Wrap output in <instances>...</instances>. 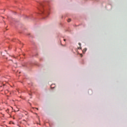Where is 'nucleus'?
<instances>
[{
    "instance_id": "7",
    "label": "nucleus",
    "mask_w": 127,
    "mask_h": 127,
    "mask_svg": "<svg viewBox=\"0 0 127 127\" xmlns=\"http://www.w3.org/2000/svg\"><path fill=\"white\" fill-rule=\"evenodd\" d=\"M81 49V47L78 48V49Z\"/></svg>"
},
{
    "instance_id": "5",
    "label": "nucleus",
    "mask_w": 127,
    "mask_h": 127,
    "mask_svg": "<svg viewBox=\"0 0 127 127\" xmlns=\"http://www.w3.org/2000/svg\"><path fill=\"white\" fill-rule=\"evenodd\" d=\"M79 46H81V43H79Z\"/></svg>"
},
{
    "instance_id": "2",
    "label": "nucleus",
    "mask_w": 127,
    "mask_h": 127,
    "mask_svg": "<svg viewBox=\"0 0 127 127\" xmlns=\"http://www.w3.org/2000/svg\"><path fill=\"white\" fill-rule=\"evenodd\" d=\"M6 112L7 113H9V109H8L6 110Z\"/></svg>"
},
{
    "instance_id": "3",
    "label": "nucleus",
    "mask_w": 127,
    "mask_h": 127,
    "mask_svg": "<svg viewBox=\"0 0 127 127\" xmlns=\"http://www.w3.org/2000/svg\"><path fill=\"white\" fill-rule=\"evenodd\" d=\"M70 21H71V19H68L67 20V21H68V22H70Z\"/></svg>"
},
{
    "instance_id": "6",
    "label": "nucleus",
    "mask_w": 127,
    "mask_h": 127,
    "mask_svg": "<svg viewBox=\"0 0 127 127\" xmlns=\"http://www.w3.org/2000/svg\"><path fill=\"white\" fill-rule=\"evenodd\" d=\"M8 91H5V93H6Z\"/></svg>"
},
{
    "instance_id": "8",
    "label": "nucleus",
    "mask_w": 127,
    "mask_h": 127,
    "mask_svg": "<svg viewBox=\"0 0 127 127\" xmlns=\"http://www.w3.org/2000/svg\"><path fill=\"white\" fill-rule=\"evenodd\" d=\"M64 41H66V40H65V39H64Z\"/></svg>"
},
{
    "instance_id": "1",
    "label": "nucleus",
    "mask_w": 127,
    "mask_h": 127,
    "mask_svg": "<svg viewBox=\"0 0 127 127\" xmlns=\"http://www.w3.org/2000/svg\"><path fill=\"white\" fill-rule=\"evenodd\" d=\"M39 9L42 13H45V14L47 15V14H49L51 8L47 6H44V5L41 4Z\"/></svg>"
},
{
    "instance_id": "9",
    "label": "nucleus",
    "mask_w": 127,
    "mask_h": 127,
    "mask_svg": "<svg viewBox=\"0 0 127 127\" xmlns=\"http://www.w3.org/2000/svg\"><path fill=\"white\" fill-rule=\"evenodd\" d=\"M37 109L38 110V108H37Z\"/></svg>"
},
{
    "instance_id": "4",
    "label": "nucleus",
    "mask_w": 127,
    "mask_h": 127,
    "mask_svg": "<svg viewBox=\"0 0 127 127\" xmlns=\"http://www.w3.org/2000/svg\"><path fill=\"white\" fill-rule=\"evenodd\" d=\"M15 67L17 66V64H15Z\"/></svg>"
}]
</instances>
